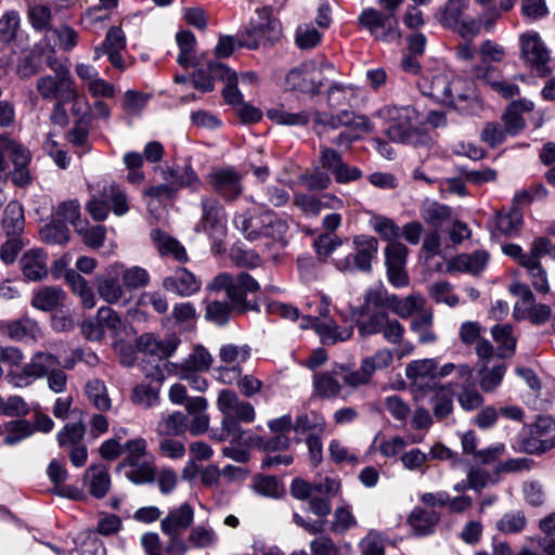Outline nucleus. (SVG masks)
<instances>
[{"mask_svg":"<svg viewBox=\"0 0 555 555\" xmlns=\"http://www.w3.org/2000/svg\"><path fill=\"white\" fill-rule=\"evenodd\" d=\"M391 309L393 313H396L401 319H408L412 314H420L422 311H425V297L421 294L413 293L404 298H400L397 295H391Z\"/></svg>","mask_w":555,"mask_h":555,"instance_id":"4c0bfd02","label":"nucleus"},{"mask_svg":"<svg viewBox=\"0 0 555 555\" xmlns=\"http://www.w3.org/2000/svg\"><path fill=\"white\" fill-rule=\"evenodd\" d=\"M4 429L8 435L4 438V443L8 446H14L25 438L29 437L34 433V428L30 423L26 420H16L8 422L4 425Z\"/></svg>","mask_w":555,"mask_h":555,"instance_id":"680f3d73","label":"nucleus"},{"mask_svg":"<svg viewBox=\"0 0 555 555\" xmlns=\"http://www.w3.org/2000/svg\"><path fill=\"white\" fill-rule=\"evenodd\" d=\"M508 291L517 297L514 305V318L517 320H529L532 324L545 323L551 314L552 309L545 304H538L530 287L521 282H514L509 285Z\"/></svg>","mask_w":555,"mask_h":555,"instance_id":"1a4fd4ad","label":"nucleus"},{"mask_svg":"<svg viewBox=\"0 0 555 555\" xmlns=\"http://www.w3.org/2000/svg\"><path fill=\"white\" fill-rule=\"evenodd\" d=\"M126 477L135 485H143L154 481L155 467L151 460L140 462L135 465H129Z\"/></svg>","mask_w":555,"mask_h":555,"instance_id":"69168bd1","label":"nucleus"},{"mask_svg":"<svg viewBox=\"0 0 555 555\" xmlns=\"http://www.w3.org/2000/svg\"><path fill=\"white\" fill-rule=\"evenodd\" d=\"M395 353L388 348L378 349L374 354L364 358L361 365L372 378L375 372L388 369L393 362Z\"/></svg>","mask_w":555,"mask_h":555,"instance_id":"864d4df0","label":"nucleus"},{"mask_svg":"<svg viewBox=\"0 0 555 555\" xmlns=\"http://www.w3.org/2000/svg\"><path fill=\"white\" fill-rule=\"evenodd\" d=\"M257 20H251L247 35L249 39L245 41V47L257 49L260 44H272L282 37L281 23L271 16L269 8L256 10Z\"/></svg>","mask_w":555,"mask_h":555,"instance_id":"ddd939ff","label":"nucleus"},{"mask_svg":"<svg viewBox=\"0 0 555 555\" xmlns=\"http://www.w3.org/2000/svg\"><path fill=\"white\" fill-rule=\"evenodd\" d=\"M491 334L498 345L500 357H511L516 348L517 339L513 334V327L509 324H496L492 327Z\"/></svg>","mask_w":555,"mask_h":555,"instance_id":"a18cd8bd","label":"nucleus"},{"mask_svg":"<svg viewBox=\"0 0 555 555\" xmlns=\"http://www.w3.org/2000/svg\"><path fill=\"white\" fill-rule=\"evenodd\" d=\"M436 369L437 361L435 359L414 360L405 366V377L413 389L425 391L437 385Z\"/></svg>","mask_w":555,"mask_h":555,"instance_id":"6ab92c4d","label":"nucleus"},{"mask_svg":"<svg viewBox=\"0 0 555 555\" xmlns=\"http://www.w3.org/2000/svg\"><path fill=\"white\" fill-rule=\"evenodd\" d=\"M325 427V418L317 412H309L299 415L293 425L294 430L298 434L312 431V434L317 436L323 434Z\"/></svg>","mask_w":555,"mask_h":555,"instance_id":"603ef678","label":"nucleus"},{"mask_svg":"<svg viewBox=\"0 0 555 555\" xmlns=\"http://www.w3.org/2000/svg\"><path fill=\"white\" fill-rule=\"evenodd\" d=\"M83 480L89 487L90 493L98 499L105 496L111 487L108 469L102 464L89 467L85 473Z\"/></svg>","mask_w":555,"mask_h":555,"instance_id":"c9c22d12","label":"nucleus"},{"mask_svg":"<svg viewBox=\"0 0 555 555\" xmlns=\"http://www.w3.org/2000/svg\"><path fill=\"white\" fill-rule=\"evenodd\" d=\"M124 264L115 262L107 269L106 275L96 278V291L99 296L108 305L118 304L125 296L124 283L120 284L118 275Z\"/></svg>","mask_w":555,"mask_h":555,"instance_id":"412c9836","label":"nucleus"},{"mask_svg":"<svg viewBox=\"0 0 555 555\" xmlns=\"http://www.w3.org/2000/svg\"><path fill=\"white\" fill-rule=\"evenodd\" d=\"M188 542L196 548L214 547L218 542V535L211 527L199 525L191 529Z\"/></svg>","mask_w":555,"mask_h":555,"instance_id":"13d9d810","label":"nucleus"},{"mask_svg":"<svg viewBox=\"0 0 555 555\" xmlns=\"http://www.w3.org/2000/svg\"><path fill=\"white\" fill-rule=\"evenodd\" d=\"M521 57L530 66L540 69L550 60V52L540 35L534 30H528L519 36Z\"/></svg>","mask_w":555,"mask_h":555,"instance_id":"aec40b11","label":"nucleus"},{"mask_svg":"<svg viewBox=\"0 0 555 555\" xmlns=\"http://www.w3.org/2000/svg\"><path fill=\"white\" fill-rule=\"evenodd\" d=\"M469 0H447L435 14L436 20L446 28L454 27L468 9Z\"/></svg>","mask_w":555,"mask_h":555,"instance_id":"ea45409f","label":"nucleus"},{"mask_svg":"<svg viewBox=\"0 0 555 555\" xmlns=\"http://www.w3.org/2000/svg\"><path fill=\"white\" fill-rule=\"evenodd\" d=\"M358 333L362 337L380 334L389 344L401 343L405 328L395 318H390L388 311H375L365 319L356 322Z\"/></svg>","mask_w":555,"mask_h":555,"instance_id":"9d476101","label":"nucleus"},{"mask_svg":"<svg viewBox=\"0 0 555 555\" xmlns=\"http://www.w3.org/2000/svg\"><path fill=\"white\" fill-rule=\"evenodd\" d=\"M391 295L383 287L370 288L365 292L362 305L354 312L359 319H365L375 311H388L391 309Z\"/></svg>","mask_w":555,"mask_h":555,"instance_id":"7c9ffc66","label":"nucleus"},{"mask_svg":"<svg viewBox=\"0 0 555 555\" xmlns=\"http://www.w3.org/2000/svg\"><path fill=\"white\" fill-rule=\"evenodd\" d=\"M151 240L162 256H172L177 261L186 262L189 257L184 246L166 232L155 229Z\"/></svg>","mask_w":555,"mask_h":555,"instance_id":"2f4dec72","label":"nucleus"},{"mask_svg":"<svg viewBox=\"0 0 555 555\" xmlns=\"http://www.w3.org/2000/svg\"><path fill=\"white\" fill-rule=\"evenodd\" d=\"M261 228L258 231L254 227V221L245 216H237L234 219L235 225L241 229L248 240H256L259 235L271 237L282 247L286 245L285 236L288 231L286 221L279 218L273 212H267L261 218Z\"/></svg>","mask_w":555,"mask_h":555,"instance_id":"4468645a","label":"nucleus"},{"mask_svg":"<svg viewBox=\"0 0 555 555\" xmlns=\"http://www.w3.org/2000/svg\"><path fill=\"white\" fill-rule=\"evenodd\" d=\"M193 520L194 509L189 503H183L179 507L170 509L162 520V531L167 535L180 534L190 527Z\"/></svg>","mask_w":555,"mask_h":555,"instance_id":"393cba45","label":"nucleus"},{"mask_svg":"<svg viewBox=\"0 0 555 555\" xmlns=\"http://www.w3.org/2000/svg\"><path fill=\"white\" fill-rule=\"evenodd\" d=\"M202 216L195 224L197 233H205L211 240V251L220 255L225 251L224 238L228 234L227 216L223 206L214 198L202 197Z\"/></svg>","mask_w":555,"mask_h":555,"instance_id":"7ed1b4c3","label":"nucleus"},{"mask_svg":"<svg viewBox=\"0 0 555 555\" xmlns=\"http://www.w3.org/2000/svg\"><path fill=\"white\" fill-rule=\"evenodd\" d=\"M30 159L29 152L20 143L5 135H0V173L13 166L28 165Z\"/></svg>","mask_w":555,"mask_h":555,"instance_id":"a878e982","label":"nucleus"},{"mask_svg":"<svg viewBox=\"0 0 555 555\" xmlns=\"http://www.w3.org/2000/svg\"><path fill=\"white\" fill-rule=\"evenodd\" d=\"M164 287L179 296L188 297L201 289V281L185 268H179L176 272L164 280Z\"/></svg>","mask_w":555,"mask_h":555,"instance_id":"bb28decb","label":"nucleus"},{"mask_svg":"<svg viewBox=\"0 0 555 555\" xmlns=\"http://www.w3.org/2000/svg\"><path fill=\"white\" fill-rule=\"evenodd\" d=\"M146 440L143 438L128 440L122 448V452L126 453V456L119 467L135 465L146 461Z\"/></svg>","mask_w":555,"mask_h":555,"instance_id":"bf43d9fd","label":"nucleus"},{"mask_svg":"<svg viewBox=\"0 0 555 555\" xmlns=\"http://www.w3.org/2000/svg\"><path fill=\"white\" fill-rule=\"evenodd\" d=\"M57 220L73 224L78 233L83 230V221L80 219V205L78 201L72 199L63 202L56 210Z\"/></svg>","mask_w":555,"mask_h":555,"instance_id":"e2e57ef3","label":"nucleus"},{"mask_svg":"<svg viewBox=\"0 0 555 555\" xmlns=\"http://www.w3.org/2000/svg\"><path fill=\"white\" fill-rule=\"evenodd\" d=\"M160 175L163 180L175 185L177 191L181 188H190L193 191H197L201 185L199 178L190 165L184 167L166 165L160 168Z\"/></svg>","mask_w":555,"mask_h":555,"instance_id":"cd10ccee","label":"nucleus"},{"mask_svg":"<svg viewBox=\"0 0 555 555\" xmlns=\"http://www.w3.org/2000/svg\"><path fill=\"white\" fill-rule=\"evenodd\" d=\"M489 259L486 250H475L470 254H461L448 261L449 272H465L477 274L481 272Z\"/></svg>","mask_w":555,"mask_h":555,"instance_id":"c85d7f7f","label":"nucleus"},{"mask_svg":"<svg viewBox=\"0 0 555 555\" xmlns=\"http://www.w3.org/2000/svg\"><path fill=\"white\" fill-rule=\"evenodd\" d=\"M127 40L124 30L120 27L108 29L102 43L94 48L93 60L98 61L102 55H106L113 67L125 70L126 63L120 54L126 49Z\"/></svg>","mask_w":555,"mask_h":555,"instance_id":"f3484780","label":"nucleus"},{"mask_svg":"<svg viewBox=\"0 0 555 555\" xmlns=\"http://www.w3.org/2000/svg\"><path fill=\"white\" fill-rule=\"evenodd\" d=\"M521 449L526 453L540 454L555 447V422L548 416L539 417L524 428Z\"/></svg>","mask_w":555,"mask_h":555,"instance_id":"f8f14e48","label":"nucleus"},{"mask_svg":"<svg viewBox=\"0 0 555 555\" xmlns=\"http://www.w3.org/2000/svg\"><path fill=\"white\" fill-rule=\"evenodd\" d=\"M210 291H224L232 308L236 313H244L254 309L246 296L248 293H255L259 289L258 282L248 273H240L236 276L223 272L215 276L211 283L208 284Z\"/></svg>","mask_w":555,"mask_h":555,"instance_id":"f03ea898","label":"nucleus"},{"mask_svg":"<svg viewBox=\"0 0 555 555\" xmlns=\"http://www.w3.org/2000/svg\"><path fill=\"white\" fill-rule=\"evenodd\" d=\"M292 425V416L288 414L270 421L268 424L269 428L272 431L281 435H278L275 438L269 441L267 448L271 450L286 449L289 446V438L283 434L288 431Z\"/></svg>","mask_w":555,"mask_h":555,"instance_id":"5fc2aeb1","label":"nucleus"},{"mask_svg":"<svg viewBox=\"0 0 555 555\" xmlns=\"http://www.w3.org/2000/svg\"><path fill=\"white\" fill-rule=\"evenodd\" d=\"M186 429V416L179 411L164 414L156 426L159 436L172 437L183 434Z\"/></svg>","mask_w":555,"mask_h":555,"instance_id":"c03bdc74","label":"nucleus"},{"mask_svg":"<svg viewBox=\"0 0 555 555\" xmlns=\"http://www.w3.org/2000/svg\"><path fill=\"white\" fill-rule=\"evenodd\" d=\"M61 366L60 359L46 351H36L21 370H9L5 379L15 388H24L36 379L46 377L53 369Z\"/></svg>","mask_w":555,"mask_h":555,"instance_id":"6e6552de","label":"nucleus"},{"mask_svg":"<svg viewBox=\"0 0 555 555\" xmlns=\"http://www.w3.org/2000/svg\"><path fill=\"white\" fill-rule=\"evenodd\" d=\"M49 479L54 485V491L56 494L69 498V499H79L81 493L78 488L67 486L64 482L67 479V470L62 462L59 460H52L47 469Z\"/></svg>","mask_w":555,"mask_h":555,"instance_id":"473e14b6","label":"nucleus"},{"mask_svg":"<svg viewBox=\"0 0 555 555\" xmlns=\"http://www.w3.org/2000/svg\"><path fill=\"white\" fill-rule=\"evenodd\" d=\"M358 24L380 41L391 42L401 37L397 15L392 13L366 8L358 16Z\"/></svg>","mask_w":555,"mask_h":555,"instance_id":"9b49d317","label":"nucleus"},{"mask_svg":"<svg viewBox=\"0 0 555 555\" xmlns=\"http://www.w3.org/2000/svg\"><path fill=\"white\" fill-rule=\"evenodd\" d=\"M76 86L70 72L59 66L53 75H43L36 80V90L47 101H64Z\"/></svg>","mask_w":555,"mask_h":555,"instance_id":"2eb2a0df","label":"nucleus"},{"mask_svg":"<svg viewBox=\"0 0 555 555\" xmlns=\"http://www.w3.org/2000/svg\"><path fill=\"white\" fill-rule=\"evenodd\" d=\"M87 211L95 221L104 220L112 209L116 216H124L129 210L128 198L120 186L114 182L105 183L88 202Z\"/></svg>","mask_w":555,"mask_h":555,"instance_id":"0eeeda50","label":"nucleus"},{"mask_svg":"<svg viewBox=\"0 0 555 555\" xmlns=\"http://www.w3.org/2000/svg\"><path fill=\"white\" fill-rule=\"evenodd\" d=\"M267 117L282 126H306L310 121L308 112L291 113L282 107L270 108L267 112Z\"/></svg>","mask_w":555,"mask_h":555,"instance_id":"8fccbe9b","label":"nucleus"},{"mask_svg":"<svg viewBox=\"0 0 555 555\" xmlns=\"http://www.w3.org/2000/svg\"><path fill=\"white\" fill-rule=\"evenodd\" d=\"M179 344L180 339L175 335L159 339L153 334L146 333L139 337L137 346L140 351L163 358L172 356Z\"/></svg>","mask_w":555,"mask_h":555,"instance_id":"b1692460","label":"nucleus"},{"mask_svg":"<svg viewBox=\"0 0 555 555\" xmlns=\"http://www.w3.org/2000/svg\"><path fill=\"white\" fill-rule=\"evenodd\" d=\"M371 228L378 233L384 241L397 242L401 235V229L395 221L386 216L373 215L369 221Z\"/></svg>","mask_w":555,"mask_h":555,"instance_id":"3c124183","label":"nucleus"},{"mask_svg":"<svg viewBox=\"0 0 555 555\" xmlns=\"http://www.w3.org/2000/svg\"><path fill=\"white\" fill-rule=\"evenodd\" d=\"M528 271L529 279L533 288L539 294H547L550 292V283L546 270L540 262H532L530 259L525 260V267Z\"/></svg>","mask_w":555,"mask_h":555,"instance_id":"338daca9","label":"nucleus"},{"mask_svg":"<svg viewBox=\"0 0 555 555\" xmlns=\"http://www.w3.org/2000/svg\"><path fill=\"white\" fill-rule=\"evenodd\" d=\"M211 362L210 353L203 347H196L181 364L176 365V371H207Z\"/></svg>","mask_w":555,"mask_h":555,"instance_id":"4d7b16f0","label":"nucleus"},{"mask_svg":"<svg viewBox=\"0 0 555 555\" xmlns=\"http://www.w3.org/2000/svg\"><path fill=\"white\" fill-rule=\"evenodd\" d=\"M162 384V380H159ZM160 385L141 383L133 387L131 391V401L143 409H151L158 404Z\"/></svg>","mask_w":555,"mask_h":555,"instance_id":"49530a36","label":"nucleus"},{"mask_svg":"<svg viewBox=\"0 0 555 555\" xmlns=\"http://www.w3.org/2000/svg\"><path fill=\"white\" fill-rule=\"evenodd\" d=\"M433 324L434 315L430 310L422 311L412 320L410 328L417 335L420 344L428 345L437 340Z\"/></svg>","mask_w":555,"mask_h":555,"instance_id":"37998d69","label":"nucleus"},{"mask_svg":"<svg viewBox=\"0 0 555 555\" xmlns=\"http://www.w3.org/2000/svg\"><path fill=\"white\" fill-rule=\"evenodd\" d=\"M462 80L443 68L428 70L417 80L420 91L434 100L453 104L456 99H464L465 94L460 90Z\"/></svg>","mask_w":555,"mask_h":555,"instance_id":"423d86ee","label":"nucleus"},{"mask_svg":"<svg viewBox=\"0 0 555 555\" xmlns=\"http://www.w3.org/2000/svg\"><path fill=\"white\" fill-rule=\"evenodd\" d=\"M301 328L314 327L321 341L325 345H334L339 341H346L353 334V326H339L332 319L319 322L317 317L305 315L300 319Z\"/></svg>","mask_w":555,"mask_h":555,"instance_id":"dca6fc26","label":"nucleus"},{"mask_svg":"<svg viewBox=\"0 0 555 555\" xmlns=\"http://www.w3.org/2000/svg\"><path fill=\"white\" fill-rule=\"evenodd\" d=\"M217 408L222 413L221 426L223 431L233 438H238L241 427L238 423H251L256 413L254 406L241 400L237 393L230 389L220 390L217 398Z\"/></svg>","mask_w":555,"mask_h":555,"instance_id":"39448f33","label":"nucleus"},{"mask_svg":"<svg viewBox=\"0 0 555 555\" xmlns=\"http://www.w3.org/2000/svg\"><path fill=\"white\" fill-rule=\"evenodd\" d=\"M421 215L435 229L441 228L451 218L450 208L436 202L425 205Z\"/></svg>","mask_w":555,"mask_h":555,"instance_id":"052dcab7","label":"nucleus"},{"mask_svg":"<svg viewBox=\"0 0 555 555\" xmlns=\"http://www.w3.org/2000/svg\"><path fill=\"white\" fill-rule=\"evenodd\" d=\"M334 65L326 61H308L292 68L285 77V87L292 91L314 95L318 94L324 81L325 72H334Z\"/></svg>","mask_w":555,"mask_h":555,"instance_id":"20e7f679","label":"nucleus"},{"mask_svg":"<svg viewBox=\"0 0 555 555\" xmlns=\"http://www.w3.org/2000/svg\"><path fill=\"white\" fill-rule=\"evenodd\" d=\"M439 519L440 515L435 511H427L423 507H414L408 518V521L414 530L415 534L426 535L433 532Z\"/></svg>","mask_w":555,"mask_h":555,"instance_id":"58836bf2","label":"nucleus"},{"mask_svg":"<svg viewBox=\"0 0 555 555\" xmlns=\"http://www.w3.org/2000/svg\"><path fill=\"white\" fill-rule=\"evenodd\" d=\"M214 191L227 201L237 198L242 192V177L232 168H215L208 177Z\"/></svg>","mask_w":555,"mask_h":555,"instance_id":"a211bd4d","label":"nucleus"},{"mask_svg":"<svg viewBox=\"0 0 555 555\" xmlns=\"http://www.w3.org/2000/svg\"><path fill=\"white\" fill-rule=\"evenodd\" d=\"M3 228L8 236H17L24 229L23 208L17 202H10L3 216Z\"/></svg>","mask_w":555,"mask_h":555,"instance_id":"09e8293b","label":"nucleus"},{"mask_svg":"<svg viewBox=\"0 0 555 555\" xmlns=\"http://www.w3.org/2000/svg\"><path fill=\"white\" fill-rule=\"evenodd\" d=\"M66 293L59 286H43L34 293L31 306L38 310L49 312L63 308Z\"/></svg>","mask_w":555,"mask_h":555,"instance_id":"c756f323","label":"nucleus"},{"mask_svg":"<svg viewBox=\"0 0 555 555\" xmlns=\"http://www.w3.org/2000/svg\"><path fill=\"white\" fill-rule=\"evenodd\" d=\"M333 372L315 373L313 376V393L320 398H334L340 393L341 385Z\"/></svg>","mask_w":555,"mask_h":555,"instance_id":"79ce46f5","label":"nucleus"},{"mask_svg":"<svg viewBox=\"0 0 555 555\" xmlns=\"http://www.w3.org/2000/svg\"><path fill=\"white\" fill-rule=\"evenodd\" d=\"M65 280L69 285L72 292L79 297L81 305L86 309H92L96 305L95 294L88 281L74 270H68L65 273Z\"/></svg>","mask_w":555,"mask_h":555,"instance_id":"e433bc0d","label":"nucleus"},{"mask_svg":"<svg viewBox=\"0 0 555 555\" xmlns=\"http://www.w3.org/2000/svg\"><path fill=\"white\" fill-rule=\"evenodd\" d=\"M375 118L385 126L384 133L392 142L428 145L431 138L424 131V117L411 105L386 104L375 111Z\"/></svg>","mask_w":555,"mask_h":555,"instance_id":"f257e3e1","label":"nucleus"},{"mask_svg":"<svg viewBox=\"0 0 555 555\" xmlns=\"http://www.w3.org/2000/svg\"><path fill=\"white\" fill-rule=\"evenodd\" d=\"M8 336L16 341L30 338L38 340L41 337V328L37 321L24 317L20 320L7 322L4 324Z\"/></svg>","mask_w":555,"mask_h":555,"instance_id":"f704fd0d","label":"nucleus"},{"mask_svg":"<svg viewBox=\"0 0 555 555\" xmlns=\"http://www.w3.org/2000/svg\"><path fill=\"white\" fill-rule=\"evenodd\" d=\"M356 254L353 256L356 267L361 271H370L371 262L377 254L378 242L374 236L360 235L353 241Z\"/></svg>","mask_w":555,"mask_h":555,"instance_id":"72a5a7b5","label":"nucleus"},{"mask_svg":"<svg viewBox=\"0 0 555 555\" xmlns=\"http://www.w3.org/2000/svg\"><path fill=\"white\" fill-rule=\"evenodd\" d=\"M72 102L70 112L77 118L76 122L89 126L91 121V107L88 99L81 94L77 87L64 99V103Z\"/></svg>","mask_w":555,"mask_h":555,"instance_id":"de8ad7c7","label":"nucleus"},{"mask_svg":"<svg viewBox=\"0 0 555 555\" xmlns=\"http://www.w3.org/2000/svg\"><path fill=\"white\" fill-rule=\"evenodd\" d=\"M85 392L92 405L101 411L106 412L112 408V400L108 390L103 380L93 378L87 382Z\"/></svg>","mask_w":555,"mask_h":555,"instance_id":"a19ab883","label":"nucleus"},{"mask_svg":"<svg viewBox=\"0 0 555 555\" xmlns=\"http://www.w3.org/2000/svg\"><path fill=\"white\" fill-rule=\"evenodd\" d=\"M41 238L48 244H64L69 240V231L61 220H53L41 229Z\"/></svg>","mask_w":555,"mask_h":555,"instance_id":"774afa93","label":"nucleus"},{"mask_svg":"<svg viewBox=\"0 0 555 555\" xmlns=\"http://www.w3.org/2000/svg\"><path fill=\"white\" fill-rule=\"evenodd\" d=\"M212 77L225 81L222 94L227 103L231 105H240L243 101V94L237 88L238 77L234 72L220 62L209 64Z\"/></svg>","mask_w":555,"mask_h":555,"instance_id":"5701e85b","label":"nucleus"},{"mask_svg":"<svg viewBox=\"0 0 555 555\" xmlns=\"http://www.w3.org/2000/svg\"><path fill=\"white\" fill-rule=\"evenodd\" d=\"M232 313H236L232 305L227 301L214 300L207 304L205 317L217 325H224Z\"/></svg>","mask_w":555,"mask_h":555,"instance_id":"0e129e2a","label":"nucleus"},{"mask_svg":"<svg viewBox=\"0 0 555 555\" xmlns=\"http://www.w3.org/2000/svg\"><path fill=\"white\" fill-rule=\"evenodd\" d=\"M250 357V348L246 345L227 344L220 347L219 358L224 365L238 366Z\"/></svg>","mask_w":555,"mask_h":555,"instance_id":"6e6d98bb","label":"nucleus"},{"mask_svg":"<svg viewBox=\"0 0 555 555\" xmlns=\"http://www.w3.org/2000/svg\"><path fill=\"white\" fill-rule=\"evenodd\" d=\"M20 268L27 281H41L48 275V255L41 248H31L23 254Z\"/></svg>","mask_w":555,"mask_h":555,"instance_id":"4be33fe9","label":"nucleus"}]
</instances>
